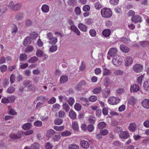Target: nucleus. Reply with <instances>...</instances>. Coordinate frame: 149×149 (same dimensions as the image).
<instances>
[{
    "mask_svg": "<svg viewBox=\"0 0 149 149\" xmlns=\"http://www.w3.org/2000/svg\"><path fill=\"white\" fill-rule=\"evenodd\" d=\"M33 132V130H31L26 131H18L17 134H10L9 136L11 139H18L21 137L22 135H24L26 136L29 135L31 134Z\"/></svg>",
    "mask_w": 149,
    "mask_h": 149,
    "instance_id": "1",
    "label": "nucleus"
},
{
    "mask_svg": "<svg viewBox=\"0 0 149 149\" xmlns=\"http://www.w3.org/2000/svg\"><path fill=\"white\" fill-rule=\"evenodd\" d=\"M100 12L102 17L104 18H108L112 15V11L109 8H103L101 9Z\"/></svg>",
    "mask_w": 149,
    "mask_h": 149,
    "instance_id": "2",
    "label": "nucleus"
},
{
    "mask_svg": "<svg viewBox=\"0 0 149 149\" xmlns=\"http://www.w3.org/2000/svg\"><path fill=\"white\" fill-rule=\"evenodd\" d=\"M118 50L115 47H112L108 51L107 53V58L108 60H110L111 57H113L115 55H116V54L117 53Z\"/></svg>",
    "mask_w": 149,
    "mask_h": 149,
    "instance_id": "3",
    "label": "nucleus"
},
{
    "mask_svg": "<svg viewBox=\"0 0 149 149\" xmlns=\"http://www.w3.org/2000/svg\"><path fill=\"white\" fill-rule=\"evenodd\" d=\"M122 59L119 55H115L113 57L112 62L114 65H120L122 63Z\"/></svg>",
    "mask_w": 149,
    "mask_h": 149,
    "instance_id": "4",
    "label": "nucleus"
},
{
    "mask_svg": "<svg viewBox=\"0 0 149 149\" xmlns=\"http://www.w3.org/2000/svg\"><path fill=\"white\" fill-rule=\"evenodd\" d=\"M120 101V99L113 96L109 97L108 99V103L111 105L116 104Z\"/></svg>",
    "mask_w": 149,
    "mask_h": 149,
    "instance_id": "5",
    "label": "nucleus"
},
{
    "mask_svg": "<svg viewBox=\"0 0 149 149\" xmlns=\"http://www.w3.org/2000/svg\"><path fill=\"white\" fill-rule=\"evenodd\" d=\"M8 6L10 8L13 10H17L19 9L21 7L20 4H14L13 1H11L10 2Z\"/></svg>",
    "mask_w": 149,
    "mask_h": 149,
    "instance_id": "6",
    "label": "nucleus"
},
{
    "mask_svg": "<svg viewBox=\"0 0 149 149\" xmlns=\"http://www.w3.org/2000/svg\"><path fill=\"white\" fill-rule=\"evenodd\" d=\"M130 90L131 92H137L139 90L140 87L138 84H133L131 86Z\"/></svg>",
    "mask_w": 149,
    "mask_h": 149,
    "instance_id": "7",
    "label": "nucleus"
},
{
    "mask_svg": "<svg viewBox=\"0 0 149 149\" xmlns=\"http://www.w3.org/2000/svg\"><path fill=\"white\" fill-rule=\"evenodd\" d=\"M80 144L81 147L83 148L86 149L89 147V144L87 141L82 140L80 141Z\"/></svg>",
    "mask_w": 149,
    "mask_h": 149,
    "instance_id": "8",
    "label": "nucleus"
},
{
    "mask_svg": "<svg viewBox=\"0 0 149 149\" xmlns=\"http://www.w3.org/2000/svg\"><path fill=\"white\" fill-rule=\"evenodd\" d=\"M78 27L82 31L86 32L87 31V26L82 23H79L78 25Z\"/></svg>",
    "mask_w": 149,
    "mask_h": 149,
    "instance_id": "9",
    "label": "nucleus"
},
{
    "mask_svg": "<svg viewBox=\"0 0 149 149\" xmlns=\"http://www.w3.org/2000/svg\"><path fill=\"white\" fill-rule=\"evenodd\" d=\"M141 104L143 107L145 109H149V100L146 99L143 100Z\"/></svg>",
    "mask_w": 149,
    "mask_h": 149,
    "instance_id": "10",
    "label": "nucleus"
},
{
    "mask_svg": "<svg viewBox=\"0 0 149 149\" xmlns=\"http://www.w3.org/2000/svg\"><path fill=\"white\" fill-rule=\"evenodd\" d=\"M31 40L30 37H27L24 39L23 42V44L25 46L29 45L31 42Z\"/></svg>",
    "mask_w": 149,
    "mask_h": 149,
    "instance_id": "11",
    "label": "nucleus"
},
{
    "mask_svg": "<svg viewBox=\"0 0 149 149\" xmlns=\"http://www.w3.org/2000/svg\"><path fill=\"white\" fill-rule=\"evenodd\" d=\"M120 48L122 52L125 53L128 52L130 51V48L123 45H120Z\"/></svg>",
    "mask_w": 149,
    "mask_h": 149,
    "instance_id": "12",
    "label": "nucleus"
},
{
    "mask_svg": "<svg viewBox=\"0 0 149 149\" xmlns=\"http://www.w3.org/2000/svg\"><path fill=\"white\" fill-rule=\"evenodd\" d=\"M32 126V125L31 123H27L23 124L22 128L24 130H28L31 128Z\"/></svg>",
    "mask_w": 149,
    "mask_h": 149,
    "instance_id": "13",
    "label": "nucleus"
},
{
    "mask_svg": "<svg viewBox=\"0 0 149 149\" xmlns=\"http://www.w3.org/2000/svg\"><path fill=\"white\" fill-rule=\"evenodd\" d=\"M128 129L131 132H134L137 129L136 125L134 123L130 124L129 126Z\"/></svg>",
    "mask_w": 149,
    "mask_h": 149,
    "instance_id": "14",
    "label": "nucleus"
},
{
    "mask_svg": "<svg viewBox=\"0 0 149 149\" xmlns=\"http://www.w3.org/2000/svg\"><path fill=\"white\" fill-rule=\"evenodd\" d=\"M119 136L120 138L125 139L128 138L129 136V134L127 132L124 131L120 133Z\"/></svg>",
    "mask_w": 149,
    "mask_h": 149,
    "instance_id": "15",
    "label": "nucleus"
},
{
    "mask_svg": "<svg viewBox=\"0 0 149 149\" xmlns=\"http://www.w3.org/2000/svg\"><path fill=\"white\" fill-rule=\"evenodd\" d=\"M131 19L134 22H141L142 21L141 18L139 15H136L132 17Z\"/></svg>",
    "mask_w": 149,
    "mask_h": 149,
    "instance_id": "16",
    "label": "nucleus"
},
{
    "mask_svg": "<svg viewBox=\"0 0 149 149\" xmlns=\"http://www.w3.org/2000/svg\"><path fill=\"white\" fill-rule=\"evenodd\" d=\"M72 128L74 131H79V127L77 122L74 121L72 122Z\"/></svg>",
    "mask_w": 149,
    "mask_h": 149,
    "instance_id": "17",
    "label": "nucleus"
},
{
    "mask_svg": "<svg viewBox=\"0 0 149 149\" xmlns=\"http://www.w3.org/2000/svg\"><path fill=\"white\" fill-rule=\"evenodd\" d=\"M143 89L146 91L149 90V79L144 81L143 84Z\"/></svg>",
    "mask_w": 149,
    "mask_h": 149,
    "instance_id": "18",
    "label": "nucleus"
},
{
    "mask_svg": "<svg viewBox=\"0 0 149 149\" xmlns=\"http://www.w3.org/2000/svg\"><path fill=\"white\" fill-rule=\"evenodd\" d=\"M27 58V55L25 53H22L19 54V59L20 61H24Z\"/></svg>",
    "mask_w": 149,
    "mask_h": 149,
    "instance_id": "19",
    "label": "nucleus"
},
{
    "mask_svg": "<svg viewBox=\"0 0 149 149\" xmlns=\"http://www.w3.org/2000/svg\"><path fill=\"white\" fill-rule=\"evenodd\" d=\"M69 116L72 119H75L77 118V114L73 111H70L69 113Z\"/></svg>",
    "mask_w": 149,
    "mask_h": 149,
    "instance_id": "20",
    "label": "nucleus"
},
{
    "mask_svg": "<svg viewBox=\"0 0 149 149\" xmlns=\"http://www.w3.org/2000/svg\"><path fill=\"white\" fill-rule=\"evenodd\" d=\"M71 29L75 33L78 35H80V32L78 29L74 25H72L71 26Z\"/></svg>",
    "mask_w": 149,
    "mask_h": 149,
    "instance_id": "21",
    "label": "nucleus"
},
{
    "mask_svg": "<svg viewBox=\"0 0 149 149\" xmlns=\"http://www.w3.org/2000/svg\"><path fill=\"white\" fill-rule=\"evenodd\" d=\"M41 9L43 12L46 13L49 11V8L47 5L44 4L42 6Z\"/></svg>",
    "mask_w": 149,
    "mask_h": 149,
    "instance_id": "22",
    "label": "nucleus"
},
{
    "mask_svg": "<svg viewBox=\"0 0 149 149\" xmlns=\"http://www.w3.org/2000/svg\"><path fill=\"white\" fill-rule=\"evenodd\" d=\"M106 124L104 122H102L99 123L97 125V127L100 129H102L106 127Z\"/></svg>",
    "mask_w": 149,
    "mask_h": 149,
    "instance_id": "23",
    "label": "nucleus"
},
{
    "mask_svg": "<svg viewBox=\"0 0 149 149\" xmlns=\"http://www.w3.org/2000/svg\"><path fill=\"white\" fill-rule=\"evenodd\" d=\"M58 49L57 46L56 45H53L49 48V51L51 52H54L56 51Z\"/></svg>",
    "mask_w": 149,
    "mask_h": 149,
    "instance_id": "24",
    "label": "nucleus"
},
{
    "mask_svg": "<svg viewBox=\"0 0 149 149\" xmlns=\"http://www.w3.org/2000/svg\"><path fill=\"white\" fill-rule=\"evenodd\" d=\"M133 62V60L132 58L130 57H127L125 61V65H130L132 64Z\"/></svg>",
    "mask_w": 149,
    "mask_h": 149,
    "instance_id": "25",
    "label": "nucleus"
},
{
    "mask_svg": "<svg viewBox=\"0 0 149 149\" xmlns=\"http://www.w3.org/2000/svg\"><path fill=\"white\" fill-rule=\"evenodd\" d=\"M67 76H61L60 78V81L61 83L63 84L68 81Z\"/></svg>",
    "mask_w": 149,
    "mask_h": 149,
    "instance_id": "26",
    "label": "nucleus"
},
{
    "mask_svg": "<svg viewBox=\"0 0 149 149\" xmlns=\"http://www.w3.org/2000/svg\"><path fill=\"white\" fill-rule=\"evenodd\" d=\"M111 31L109 29H106L104 30L102 32L103 36L106 37H108L110 35Z\"/></svg>",
    "mask_w": 149,
    "mask_h": 149,
    "instance_id": "27",
    "label": "nucleus"
},
{
    "mask_svg": "<svg viewBox=\"0 0 149 149\" xmlns=\"http://www.w3.org/2000/svg\"><path fill=\"white\" fill-rule=\"evenodd\" d=\"M57 42V38H56L54 37L49 40L48 42L49 44L54 45L56 44Z\"/></svg>",
    "mask_w": 149,
    "mask_h": 149,
    "instance_id": "28",
    "label": "nucleus"
},
{
    "mask_svg": "<svg viewBox=\"0 0 149 149\" xmlns=\"http://www.w3.org/2000/svg\"><path fill=\"white\" fill-rule=\"evenodd\" d=\"M136 100L133 97H131L130 98L129 101V104L132 105L134 104L136 102Z\"/></svg>",
    "mask_w": 149,
    "mask_h": 149,
    "instance_id": "29",
    "label": "nucleus"
},
{
    "mask_svg": "<svg viewBox=\"0 0 149 149\" xmlns=\"http://www.w3.org/2000/svg\"><path fill=\"white\" fill-rule=\"evenodd\" d=\"M36 56L38 57H42L43 55L42 51L40 49L37 50L36 52Z\"/></svg>",
    "mask_w": 149,
    "mask_h": 149,
    "instance_id": "30",
    "label": "nucleus"
},
{
    "mask_svg": "<svg viewBox=\"0 0 149 149\" xmlns=\"http://www.w3.org/2000/svg\"><path fill=\"white\" fill-rule=\"evenodd\" d=\"M133 68L134 70L136 72H140L142 69L141 66H134Z\"/></svg>",
    "mask_w": 149,
    "mask_h": 149,
    "instance_id": "31",
    "label": "nucleus"
},
{
    "mask_svg": "<svg viewBox=\"0 0 149 149\" xmlns=\"http://www.w3.org/2000/svg\"><path fill=\"white\" fill-rule=\"evenodd\" d=\"M53 128L57 131H61L64 129L65 127L64 126H54Z\"/></svg>",
    "mask_w": 149,
    "mask_h": 149,
    "instance_id": "32",
    "label": "nucleus"
},
{
    "mask_svg": "<svg viewBox=\"0 0 149 149\" xmlns=\"http://www.w3.org/2000/svg\"><path fill=\"white\" fill-rule=\"evenodd\" d=\"M74 107L75 109L77 111H80L81 108V105L79 103H76Z\"/></svg>",
    "mask_w": 149,
    "mask_h": 149,
    "instance_id": "33",
    "label": "nucleus"
},
{
    "mask_svg": "<svg viewBox=\"0 0 149 149\" xmlns=\"http://www.w3.org/2000/svg\"><path fill=\"white\" fill-rule=\"evenodd\" d=\"M71 134L70 132L69 131H65L61 134V136L63 137L69 136Z\"/></svg>",
    "mask_w": 149,
    "mask_h": 149,
    "instance_id": "34",
    "label": "nucleus"
},
{
    "mask_svg": "<svg viewBox=\"0 0 149 149\" xmlns=\"http://www.w3.org/2000/svg\"><path fill=\"white\" fill-rule=\"evenodd\" d=\"M39 147V145L36 143H34L32 144L31 147V149H38Z\"/></svg>",
    "mask_w": 149,
    "mask_h": 149,
    "instance_id": "35",
    "label": "nucleus"
},
{
    "mask_svg": "<svg viewBox=\"0 0 149 149\" xmlns=\"http://www.w3.org/2000/svg\"><path fill=\"white\" fill-rule=\"evenodd\" d=\"M33 49V47L31 45H30L26 49L25 51L27 53H29L32 52Z\"/></svg>",
    "mask_w": 149,
    "mask_h": 149,
    "instance_id": "36",
    "label": "nucleus"
},
{
    "mask_svg": "<svg viewBox=\"0 0 149 149\" xmlns=\"http://www.w3.org/2000/svg\"><path fill=\"white\" fill-rule=\"evenodd\" d=\"M69 149H79V146L75 144H71L69 146Z\"/></svg>",
    "mask_w": 149,
    "mask_h": 149,
    "instance_id": "37",
    "label": "nucleus"
},
{
    "mask_svg": "<svg viewBox=\"0 0 149 149\" xmlns=\"http://www.w3.org/2000/svg\"><path fill=\"white\" fill-rule=\"evenodd\" d=\"M56 132L53 130H48L47 133V135L48 137H50L52 134H55Z\"/></svg>",
    "mask_w": 149,
    "mask_h": 149,
    "instance_id": "38",
    "label": "nucleus"
},
{
    "mask_svg": "<svg viewBox=\"0 0 149 149\" xmlns=\"http://www.w3.org/2000/svg\"><path fill=\"white\" fill-rule=\"evenodd\" d=\"M54 123L56 125H60L62 124L63 123V121L61 119L57 118L55 120Z\"/></svg>",
    "mask_w": 149,
    "mask_h": 149,
    "instance_id": "39",
    "label": "nucleus"
},
{
    "mask_svg": "<svg viewBox=\"0 0 149 149\" xmlns=\"http://www.w3.org/2000/svg\"><path fill=\"white\" fill-rule=\"evenodd\" d=\"M38 58L34 56L31 57L29 61L28 62L30 63H33L36 62L38 60Z\"/></svg>",
    "mask_w": 149,
    "mask_h": 149,
    "instance_id": "40",
    "label": "nucleus"
},
{
    "mask_svg": "<svg viewBox=\"0 0 149 149\" xmlns=\"http://www.w3.org/2000/svg\"><path fill=\"white\" fill-rule=\"evenodd\" d=\"M61 138V136L59 135H55L52 138L54 141H58Z\"/></svg>",
    "mask_w": 149,
    "mask_h": 149,
    "instance_id": "41",
    "label": "nucleus"
},
{
    "mask_svg": "<svg viewBox=\"0 0 149 149\" xmlns=\"http://www.w3.org/2000/svg\"><path fill=\"white\" fill-rule=\"evenodd\" d=\"M75 102L74 99L72 97H70L68 99V102L70 105L72 106Z\"/></svg>",
    "mask_w": 149,
    "mask_h": 149,
    "instance_id": "42",
    "label": "nucleus"
},
{
    "mask_svg": "<svg viewBox=\"0 0 149 149\" xmlns=\"http://www.w3.org/2000/svg\"><path fill=\"white\" fill-rule=\"evenodd\" d=\"M53 147L52 145L49 142L46 143L45 145L46 149H52Z\"/></svg>",
    "mask_w": 149,
    "mask_h": 149,
    "instance_id": "43",
    "label": "nucleus"
},
{
    "mask_svg": "<svg viewBox=\"0 0 149 149\" xmlns=\"http://www.w3.org/2000/svg\"><path fill=\"white\" fill-rule=\"evenodd\" d=\"M9 103H12L14 102L15 100V97L14 96H12L8 97Z\"/></svg>",
    "mask_w": 149,
    "mask_h": 149,
    "instance_id": "44",
    "label": "nucleus"
},
{
    "mask_svg": "<svg viewBox=\"0 0 149 149\" xmlns=\"http://www.w3.org/2000/svg\"><path fill=\"white\" fill-rule=\"evenodd\" d=\"M144 77V76L143 75H141L138 77L137 79L138 83L139 84H141Z\"/></svg>",
    "mask_w": 149,
    "mask_h": 149,
    "instance_id": "45",
    "label": "nucleus"
},
{
    "mask_svg": "<svg viewBox=\"0 0 149 149\" xmlns=\"http://www.w3.org/2000/svg\"><path fill=\"white\" fill-rule=\"evenodd\" d=\"M63 109L66 111H68L69 110L70 107L68 104L66 103H63Z\"/></svg>",
    "mask_w": 149,
    "mask_h": 149,
    "instance_id": "46",
    "label": "nucleus"
},
{
    "mask_svg": "<svg viewBox=\"0 0 149 149\" xmlns=\"http://www.w3.org/2000/svg\"><path fill=\"white\" fill-rule=\"evenodd\" d=\"M101 91V88L100 87L95 88L93 91L94 94H97L99 93Z\"/></svg>",
    "mask_w": 149,
    "mask_h": 149,
    "instance_id": "47",
    "label": "nucleus"
},
{
    "mask_svg": "<svg viewBox=\"0 0 149 149\" xmlns=\"http://www.w3.org/2000/svg\"><path fill=\"white\" fill-rule=\"evenodd\" d=\"M97 97L94 95L90 96L89 98V100L91 102H94L97 100Z\"/></svg>",
    "mask_w": 149,
    "mask_h": 149,
    "instance_id": "48",
    "label": "nucleus"
},
{
    "mask_svg": "<svg viewBox=\"0 0 149 149\" xmlns=\"http://www.w3.org/2000/svg\"><path fill=\"white\" fill-rule=\"evenodd\" d=\"M15 91V88L13 86L9 88L7 91V92L8 93H13Z\"/></svg>",
    "mask_w": 149,
    "mask_h": 149,
    "instance_id": "49",
    "label": "nucleus"
},
{
    "mask_svg": "<svg viewBox=\"0 0 149 149\" xmlns=\"http://www.w3.org/2000/svg\"><path fill=\"white\" fill-rule=\"evenodd\" d=\"M34 125L37 127H41L42 125V123L40 121L37 120L34 123Z\"/></svg>",
    "mask_w": 149,
    "mask_h": 149,
    "instance_id": "50",
    "label": "nucleus"
},
{
    "mask_svg": "<svg viewBox=\"0 0 149 149\" xmlns=\"http://www.w3.org/2000/svg\"><path fill=\"white\" fill-rule=\"evenodd\" d=\"M89 32L90 35L92 37H95L96 35V32L94 29L90 30Z\"/></svg>",
    "mask_w": 149,
    "mask_h": 149,
    "instance_id": "51",
    "label": "nucleus"
},
{
    "mask_svg": "<svg viewBox=\"0 0 149 149\" xmlns=\"http://www.w3.org/2000/svg\"><path fill=\"white\" fill-rule=\"evenodd\" d=\"M90 7L88 5H85L83 8V10L85 12H88L89 11Z\"/></svg>",
    "mask_w": 149,
    "mask_h": 149,
    "instance_id": "52",
    "label": "nucleus"
},
{
    "mask_svg": "<svg viewBox=\"0 0 149 149\" xmlns=\"http://www.w3.org/2000/svg\"><path fill=\"white\" fill-rule=\"evenodd\" d=\"M94 126L92 125H88L87 127L88 130L90 132H91L94 130Z\"/></svg>",
    "mask_w": 149,
    "mask_h": 149,
    "instance_id": "53",
    "label": "nucleus"
},
{
    "mask_svg": "<svg viewBox=\"0 0 149 149\" xmlns=\"http://www.w3.org/2000/svg\"><path fill=\"white\" fill-rule=\"evenodd\" d=\"M102 136H106L109 133V131L106 129H104L100 131Z\"/></svg>",
    "mask_w": 149,
    "mask_h": 149,
    "instance_id": "54",
    "label": "nucleus"
},
{
    "mask_svg": "<svg viewBox=\"0 0 149 149\" xmlns=\"http://www.w3.org/2000/svg\"><path fill=\"white\" fill-rule=\"evenodd\" d=\"M119 0H110V3L113 5H116L119 2Z\"/></svg>",
    "mask_w": 149,
    "mask_h": 149,
    "instance_id": "55",
    "label": "nucleus"
},
{
    "mask_svg": "<svg viewBox=\"0 0 149 149\" xmlns=\"http://www.w3.org/2000/svg\"><path fill=\"white\" fill-rule=\"evenodd\" d=\"M95 7L97 9H99L102 7V5L99 2H97L95 3Z\"/></svg>",
    "mask_w": 149,
    "mask_h": 149,
    "instance_id": "56",
    "label": "nucleus"
},
{
    "mask_svg": "<svg viewBox=\"0 0 149 149\" xmlns=\"http://www.w3.org/2000/svg\"><path fill=\"white\" fill-rule=\"evenodd\" d=\"M75 12L77 15H80L81 14V10L79 7H77L75 8Z\"/></svg>",
    "mask_w": 149,
    "mask_h": 149,
    "instance_id": "57",
    "label": "nucleus"
},
{
    "mask_svg": "<svg viewBox=\"0 0 149 149\" xmlns=\"http://www.w3.org/2000/svg\"><path fill=\"white\" fill-rule=\"evenodd\" d=\"M56 99L54 97H52L48 102V103L52 104L56 102Z\"/></svg>",
    "mask_w": 149,
    "mask_h": 149,
    "instance_id": "58",
    "label": "nucleus"
},
{
    "mask_svg": "<svg viewBox=\"0 0 149 149\" xmlns=\"http://www.w3.org/2000/svg\"><path fill=\"white\" fill-rule=\"evenodd\" d=\"M143 125L146 128H149V119L146 120L143 123Z\"/></svg>",
    "mask_w": 149,
    "mask_h": 149,
    "instance_id": "59",
    "label": "nucleus"
},
{
    "mask_svg": "<svg viewBox=\"0 0 149 149\" xmlns=\"http://www.w3.org/2000/svg\"><path fill=\"white\" fill-rule=\"evenodd\" d=\"M1 102L3 104H7L9 103L8 98L3 97L1 100Z\"/></svg>",
    "mask_w": 149,
    "mask_h": 149,
    "instance_id": "60",
    "label": "nucleus"
},
{
    "mask_svg": "<svg viewBox=\"0 0 149 149\" xmlns=\"http://www.w3.org/2000/svg\"><path fill=\"white\" fill-rule=\"evenodd\" d=\"M108 108L104 107L102 109V111L103 114L104 115H107L108 113Z\"/></svg>",
    "mask_w": 149,
    "mask_h": 149,
    "instance_id": "61",
    "label": "nucleus"
},
{
    "mask_svg": "<svg viewBox=\"0 0 149 149\" xmlns=\"http://www.w3.org/2000/svg\"><path fill=\"white\" fill-rule=\"evenodd\" d=\"M53 37V34L51 32L48 33L47 34V38L49 40Z\"/></svg>",
    "mask_w": 149,
    "mask_h": 149,
    "instance_id": "62",
    "label": "nucleus"
},
{
    "mask_svg": "<svg viewBox=\"0 0 149 149\" xmlns=\"http://www.w3.org/2000/svg\"><path fill=\"white\" fill-rule=\"evenodd\" d=\"M9 114L13 115H15L17 114V113L13 109H11L9 111Z\"/></svg>",
    "mask_w": 149,
    "mask_h": 149,
    "instance_id": "63",
    "label": "nucleus"
},
{
    "mask_svg": "<svg viewBox=\"0 0 149 149\" xmlns=\"http://www.w3.org/2000/svg\"><path fill=\"white\" fill-rule=\"evenodd\" d=\"M53 108L54 109L58 110L60 108V106L58 104H56L53 105Z\"/></svg>",
    "mask_w": 149,
    "mask_h": 149,
    "instance_id": "64",
    "label": "nucleus"
}]
</instances>
